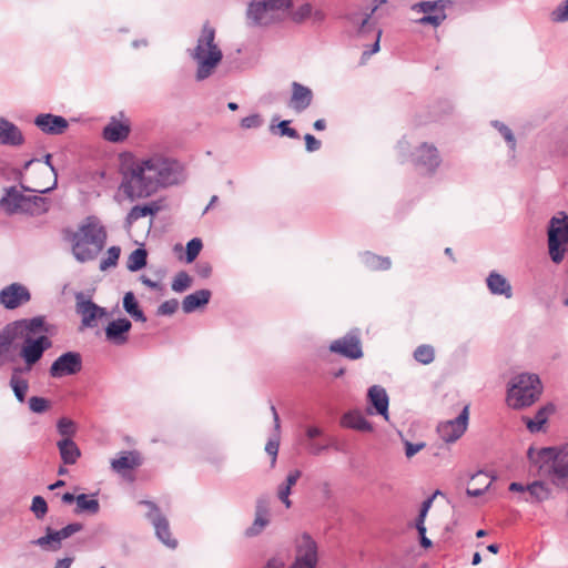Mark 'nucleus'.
Returning a JSON list of instances; mask_svg holds the SVG:
<instances>
[{"instance_id":"a19ab883","label":"nucleus","mask_w":568,"mask_h":568,"mask_svg":"<svg viewBox=\"0 0 568 568\" xmlns=\"http://www.w3.org/2000/svg\"><path fill=\"white\" fill-rule=\"evenodd\" d=\"M414 359L423 365H428L435 359L434 347L428 344L419 345L414 351Z\"/></svg>"},{"instance_id":"3c124183","label":"nucleus","mask_w":568,"mask_h":568,"mask_svg":"<svg viewBox=\"0 0 568 568\" xmlns=\"http://www.w3.org/2000/svg\"><path fill=\"white\" fill-rule=\"evenodd\" d=\"M446 18V14L444 12L443 8H439L436 10V12L432 14H425L419 21L423 24H432L434 27L439 26Z\"/></svg>"},{"instance_id":"f8f14e48","label":"nucleus","mask_w":568,"mask_h":568,"mask_svg":"<svg viewBox=\"0 0 568 568\" xmlns=\"http://www.w3.org/2000/svg\"><path fill=\"white\" fill-rule=\"evenodd\" d=\"M317 560V545L307 532H304L296 545L295 560L286 568H315Z\"/></svg>"},{"instance_id":"0eeeda50","label":"nucleus","mask_w":568,"mask_h":568,"mask_svg":"<svg viewBox=\"0 0 568 568\" xmlns=\"http://www.w3.org/2000/svg\"><path fill=\"white\" fill-rule=\"evenodd\" d=\"M373 7L365 10L364 12L353 11L347 14L348 22L357 28V32L359 36H365L366 33L374 31L375 32V42L373 43L369 50H365L363 52V57H371L372 54L378 52L379 50V41L382 36V30L376 29L375 23L373 21V17L377 9L386 3V0H374Z\"/></svg>"},{"instance_id":"69168bd1","label":"nucleus","mask_w":568,"mask_h":568,"mask_svg":"<svg viewBox=\"0 0 568 568\" xmlns=\"http://www.w3.org/2000/svg\"><path fill=\"white\" fill-rule=\"evenodd\" d=\"M304 140H305V146H306V150L308 152H315L317 150H320L321 148V141L317 140L314 135L307 133L304 135Z\"/></svg>"},{"instance_id":"5fc2aeb1","label":"nucleus","mask_w":568,"mask_h":568,"mask_svg":"<svg viewBox=\"0 0 568 568\" xmlns=\"http://www.w3.org/2000/svg\"><path fill=\"white\" fill-rule=\"evenodd\" d=\"M179 307V302L175 298H171L168 301H164L159 307H158V315H172L176 312Z\"/></svg>"},{"instance_id":"6e6552de","label":"nucleus","mask_w":568,"mask_h":568,"mask_svg":"<svg viewBox=\"0 0 568 568\" xmlns=\"http://www.w3.org/2000/svg\"><path fill=\"white\" fill-rule=\"evenodd\" d=\"M507 405L513 409H521L532 405V375L521 373L509 383L506 397Z\"/></svg>"},{"instance_id":"de8ad7c7","label":"nucleus","mask_w":568,"mask_h":568,"mask_svg":"<svg viewBox=\"0 0 568 568\" xmlns=\"http://www.w3.org/2000/svg\"><path fill=\"white\" fill-rule=\"evenodd\" d=\"M28 404L29 409L36 414H42L47 412L50 407V402L47 398L40 396L30 397Z\"/></svg>"},{"instance_id":"20e7f679","label":"nucleus","mask_w":568,"mask_h":568,"mask_svg":"<svg viewBox=\"0 0 568 568\" xmlns=\"http://www.w3.org/2000/svg\"><path fill=\"white\" fill-rule=\"evenodd\" d=\"M0 206L9 214L26 213L40 215L49 211L50 202L40 195H26L16 186L6 189L4 195L0 199Z\"/></svg>"},{"instance_id":"680f3d73","label":"nucleus","mask_w":568,"mask_h":568,"mask_svg":"<svg viewBox=\"0 0 568 568\" xmlns=\"http://www.w3.org/2000/svg\"><path fill=\"white\" fill-rule=\"evenodd\" d=\"M405 455L407 458H412L418 452H420L425 447V443H410L405 440Z\"/></svg>"},{"instance_id":"774afa93","label":"nucleus","mask_w":568,"mask_h":568,"mask_svg":"<svg viewBox=\"0 0 568 568\" xmlns=\"http://www.w3.org/2000/svg\"><path fill=\"white\" fill-rule=\"evenodd\" d=\"M302 476V471L298 469L291 470L288 475L286 476L285 481L282 484L285 487H288L292 489V487L296 484V481Z\"/></svg>"},{"instance_id":"ea45409f","label":"nucleus","mask_w":568,"mask_h":568,"mask_svg":"<svg viewBox=\"0 0 568 568\" xmlns=\"http://www.w3.org/2000/svg\"><path fill=\"white\" fill-rule=\"evenodd\" d=\"M10 387L19 403L26 402L27 392L29 389V382L26 378L10 377Z\"/></svg>"},{"instance_id":"bb28decb","label":"nucleus","mask_w":568,"mask_h":568,"mask_svg":"<svg viewBox=\"0 0 568 568\" xmlns=\"http://www.w3.org/2000/svg\"><path fill=\"white\" fill-rule=\"evenodd\" d=\"M212 296L210 290L203 288L186 295L182 301V310L184 313L190 314L197 308L205 306Z\"/></svg>"},{"instance_id":"9d476101","label":"nucleus","mask_w":568,"mask_h":568,"mask_svg":"<svg viewBox=\"0 0 568 568\" xmlns=\"http://www.w3.org/2000/svg\"><path fill=\"white\" fill-rule=\"evenodd\" d=\"M141 505L149 508L146 518L154 527L156 537L169 548L174 549L178 546V540L172 537L168 518L161 514L155 503L151 500H142Z\"/></svg>"},{"instance_id":"2f4dec72","label":"nucleus","mask_w":568,"mask_h":568,"mask_svg":"<svg viewBox=\"0 0 568 568\" xmlns=\"http://www.w3.org/2000/svg\"><path fill=\"white\" fill-rule=\"evenodd\" d=\"M60 452L61 459L65 465H73L77 463L81 453L77 444L71 438H62L57 443Z\"/></svg>"},{"instance_id":"8fccbe9b","label":"nucleus","mask_w":568,"mask_h":568,"mask_svg":"<svg viewBox=\"0 0 568 568\" xmlns=\"http://www.w3.org/2000/svg\"><path fill=\"white\" fill-rule=\"evenodd\" d=\"M57 428L59 434L64 436V438H70L75 430L74 423L65 417H62L58 420Z\"/></svg>"},{"instance_id":"a18cd8bd","label":"nucleus","mask_w":568,"mask_h":568,"mask_svg":"<svg viewBox=\"0 0 568 568\" xmlns=\"http://www.w3.org/2000/svg\"><path fill=\"white\" fill-rule=\"evenodd\" d=\"M203 247L202 240L194 237L186 243L185 260L187 263H192L200 254Z\"/></svg>"},{"instance_id":"b1692460","label":"nucleus","mask_w":568,"mask_h":568,"mask_svg":"<svg viewBox=\"0 0 568 568\" xmlns=\"http://www.w3.org/2000/svg\"><path fill=\"white\" fill-rule=\"evenodd\" d=\"M23 143V135L20 129L12 122L0 118V144L18 146Z\"/></svg>"},{"instance_id":"2eb2a0df","label":"nucleus","mask_w":568,"mask_h":568,"mask_svg":"<svg viewBox=\"0 0 568 568\" xmlns=\"http://www.w3.org/2000/svg\"><path fill=\"white\" fill-rule=\"evenodd\" d=\"M468 418V406H465L456 418L443 422L438 425L437 432L439 437L445 443L456 442L466 432Z\"/></svg>"},{"instance_id":"cd10ccee","label":"nucleus","mask_w":568,"mask_h":568,"mask_svg":"<svg viewBox=\"0 0 568 568\" xmlns=\"http://www.w3.org/2000/svg\"><path fill=\"white\" fill-rule=\"evenodd\" d=\"M487 287L493 295H504L510 298L513 295L511 285L508 280L498 272H490L486 278Z\"/></svg>"},{"instance_id":"412c9836","label":"nucleus","mask_w":568,"mask_h":568,"mask_svg":"<svg viewBox=\"0 0 568 568\" xmlns=\"http://www.w3.org/2000/svg\"><path fill=\"white\" fill-rule=\"evenodd\" d=\"M313 100V92L310 88L298 83H292V97L290 100V106L297 113L306 110Z\"/></svg>"},{"instance_id":"09e8293b","label":"nucleus","mask_w":568,"mask_h":568,"mask_svg":"<svg viewBox=\"0 0 568 568\" xmlns=\"http://www.w3.org/2000/svg\"><path fill=\"white\" fill-rule=\"evenodd\" d=\"M31 510L38 519H42L48 513V504L42 496L32 498Z\"/></svg>"},{"instance_id":"c85d7f7f","label":"nucleus","mask_w":568,"mask_h":568,"mask_svg":"<svg viewBox=\"0 0 568 568\" xmlns=\"http://www.w3.org/2000/svg\"><path fill=\"white\" fill-rule=\"evenodd\" d=\"M566 242L561 240V236L557 233L554 225L549 223L548 226V250L549 255L554 263H559L562 261L565 255V245Z\"/></svg>"},{"instance_id":"1a4fd4ad","label":"nucleus","mask_w":568,"mask_h":568,"mask_svg":"<svg viewBox=\"0 0 568 568\" xmlns=\"http://www.w3.org/2000/svg\"><path fill=\"white\" fill-rule=\"evenodd\" d=\"M6 326L10 331L13 341L23 339L26 342L29 338H37L49 333L44 316L18 320Z\"/></svg>"},{"instance_id":"c9c22d12","label":"nucleus","mask_w":568,"mask_h":568,"mask_svg":"<svg viewBox=\"0 0 568 568\" xmlns=\"http://www.w3.org/2000/svg\"><path fill=\"white\" fill-rule=\"evenodd\" d=\"M148 252L145 248H135L128 257L126 267L131 272H138L146 265Z\"/></svg>"},{"instance_id":"58836bf2","label":"nucleus","mask_w":568,"mask_h":568,"mask_svg":"<svg viewBox=\"0 0 568 568\" xmlns=\"http://www.w3.org/2000/svg\"><path fill=\"white\" fill-rule=\"evenodd\" d=\"M490 124L503 136V139L505 140V142L508 145L509 150L511 152H515V150H516V139H515V135H514L511 129L508 125H506L504 122H500L498 120L491 121Z\"/></svg>"},{"instance_id":"aec40b11","label":"nucleus","mask_w":568,"mask_h":568,"mask_svg":"<svg viewBox=\"0 0 568 568\" xmlns=\"http://www.w3.org/2000/svg\"><path fill=\"white\" fill-rule=\"evenodd\" d=\"M34 124L44 133L58 135L64 132L68 128V121L61 115L51 113L39 114L34 119Z\"/></svg>"},{"instance_id":"39448f33","label":"nucleus","mask_w":568,"mask_h":568,"mask_svg":"<svg viewBox=\"0 0 568 568\" xmlns=\"http://www.w3.org/2000/svg\"><path fill=\"white\" fill-rule=\"evenodd\" d=\"M538 459L550 463L547 473L551 483L568 490V443L561 447H545L539 449Z\"/></svg>"},{"instance_id":"dca6fc26","label":"nucleus","mask_w":568,"mask_h":568,"mask_svg":"<svg viewBox=\"0 0 568 568\" xmlns=\"http://www.w3.org/2000/svg\"><path fill=\"white\" fill-rule=\"evenodd\" d=\"M412 160L416 168L428 174H433L442 163L437 148L426 142L416 149Z\"/></svg>"},{"instance_id":"9b49d317","label":"nucleus","mask_w":568,"mask_h":568,"mask_svg":"<svg viewBox=\"0 0 568 568\" xmlns=\"http://www.w3.org/2000/svg\"><path fill=\"white\" fill-rule=\"evenodd\" d=\"M329 351L348 359L362 358L363 349L359 329H351L343 337L333 341L329 345Z\"/></svg>"},{"instance_id":"4be33fe9","label":"nucleus","mask_w":568,"mask_h":568,"mask_svg":"<svg viewBox=\"0 0 568 568\" xmlns=\"http://www.w3.org/2000/svg\"><path fill=\"white\" fill-rule=\"evenodd\" d=\"M164 207L163 200L152 201L143 205H134L125 216V224L131 226L139 219L148 215H155Z\"/></svg>"},{"instance_id":"393cba45","label":"nucleus","mask_w":568,"mask_h":568,"mask_svg":"<svg viewBox=\"0 0 568 568\" xmlns=\"http://www.w3.org/2000/svg\"><path fill=\"white\" fill-rule=\"evenodd\" d=\"M142 465L141 454L136 450H129L121 453L120 457L112 459L111 468L124 475V470L133 469Z\"/></svg>"},{"instance_id":"f03ea898","label":"nucleus","mask_w":568,"mask_h":568,"mask_svg":"<svg viewBox=\"0 0 568 568\" xmlns=\"http://www.w3.org/2000/svg\"><path fill=\"white\" fill-rule=\"evenodd\" d=\"M65 239L72 243V253L77 261H92L103 250L106 232L94 216H88L77 232H67Z\"/></svg>"},{"instance_id":"f704fd0d","label":"nucleus","mask_w":568,"mask_h":568,"mask_svg":"<svg viewBox=\"0 0 568 568\" xmlns=\"http://www.w3.org/2000/svg\"><path fill=\"white\" fill-rule=\"evenodd\" d=\"M363 263L371 270L374 271H386L390 268L392 262L389 257H383L371 252H365L362 255Z\"/></svg>"},{"instance_id":"e2e57ef3","label":"nucleus","mask_w":568,"mask_h":568,"mask_svg":"<svg viewBox=\"0 0 568 568\" xmlns=\"http://www.w3.org/2000/svg\"><path fill=\"white\" fill-rule=\"evenodd\" d=\"M195 272L201 278H207L212 274V266L209 262H199L195 265Z\"/></svg>"},{"instance_id":"e433bc0d","label":"nucleus","mask_w":568,"mask_h":568,"mask_svg":"<svg viewBox=\"0 0 568 568\" xmlns=\"http://www.w3.org/2000/svg\"><path fill=\"white\" fill-rule=\"evenodd\" d=\"M100 510V505L98 499L88 498L85 494H80L77 496V508L75 513L81 514L88 511L90 514H97Z\"/></svg>"},{"instance_id":"864d4df0","label":"nucleus","mask_w":568,"mask_h":568,"mask_svg":"<svg viewBox=\"0 0 568 568\" xmlns=\"http://www.w3.org/2000/svg\"><path fill=\"white\" fill-rule=\"evenodd\" d=\"M551 20L555 22L568 21V0L561 2L552 12Z\"/></svg>"},{"instance_id":"052dcab7","label":"nucleus","mask_w":568,"mask_h":568,"mask_svg":"<svg viewBox=\"0 0 568 568\" xmlns=\"http://www.w3.org/2000/svg\"><path fill=\"white\" fill-rule=\"evenodd\" d=\"M549 496V488L541 480L535 479V499L544 500Z\"/></svg>"},{"instance_id":"c756f323","label":"nucleus","mask_w":568,"mask_h":568,"mask_svg":"<svg viewBox=\"0 0 568 568\" xmlns=\"http://www.w3.org/2000/svg\"><path fill=\"white\" fill-rule=\"evenodd\" d=\"M102 134L106 141L114 143L122 142L129 136L130 126L112 118L109 124L103 129Z\"/></svg>"},{"instance_id":"423d86ee","label":"nucleus","mask_w":568,"mask_h":568,"mask_svg":"<svg viewBox=\"0 0 568 568\" xmlns=\"http://www.w3.org/2000/svg\"><path fill=\"white\" fill-rule=\"evenodd\" d=\"M291 4V0H252L246 18L251 26H270L278 21Z\"/></svg>"},{"instance_id":"4468645a","label":"nucleus","mask_w":568,"mask_h":568,"mask_svg":"<svg viewBox=\"0 0 568 568\" xmlns=\"http://www.w3.org/2000/svg\"><path fill=\"white\" fill-rule=\"evenodd\" d=\"M82 369V356L78 352H65L53 361L49 368L52 378L75 375Z\"/></svg>"},{"instance_id":"49530a36","label":"nucleus","mask_w":568,"mask_h":568,"mask_svg":"<svg viewBox=\"0 0 568 568\" xmlns=\"http://www.w3.org/2000/svg\"><path fill=\"white\" fill-rule=\"evenodd\" d=\"M120 253L121 248L119 246H111L108 250V256L100 262V270L105 271L110 267L115 266L118 264Z\"/></svg>"},{"instance_id":"f257e3e1","label":"nucleus","mask_w":568,"mask_h":568,"mask_svg":"<svg viewBox=\"0 0 568 568\" xmlns=\"http://www.w3.org/2000/svg\"><path fill=\"white\" fill-rule=\"evenodd\" d=\"M185 180L186 174L181 162L162 154H153L132 163L123 173L120 190L133 202Z\"/></svg>"},{"instance_id":"37998d69","label":"nucleus","mask_w":568,"mask_h":568,"mask_svg":"<svg viewBox=\"0 0 568 568\" xmlns=\"http://www.w3.org/2000/svg\"><path fill=\"white\" fill-rule=\"evenodd\" d=\"M192 284L191 276L185 271H180L172 281L171 288L176 293L186 291Z\"/></svg>"},{"instance_id":"5701e85b","label":"nucleus","mask_w":568,"mask_h":568,"mask_svg":"<svg viewBox=\"0 0 568 568\" xmlns=\"http://www.w3.org/2000/svg\"><path fill=\"white\" fill-rule=\"evenodd\" d=\"M268 508L265 499L260 498L256 501L255 519L253 524L245 530V536L254 537L263 531L268 525Z\"/></svg>"},{"instance_id":"ddd939ff","label":"nucleus","mask_w":568,"mask_h":568,"mask_svg":"<svg viewBox=\"0 0 568 568\" xmlns=\"http://www.w3.org/2000/svg\"><path fill=\"white\" fill-rule=\"evenodd\" d=\"M75 311L81 316L82 326L88 328L95 327L98 318L109 315L106 308L99 306L90 298H85L83 293L75 295Z\"/></svg>"},{"instance_id":"79ce46f5","label":"nucleus","mask_w":568,"mask_h":568,"mask_svg":"<svg viewBox=\"0 0 568 568\" xmlns=\"http://www.w3.org/2000/svg\"><path fill=\"white\" fill-rule=\"evenodd\" d=\"M559 214L561 217L552 216L549 223L554 225L557 233L561 236V240L568 244V216L564 212Z\"/></svg>"},{"instance_id":"a211bd4d","label":"nucleus","mask_w":568,"mask_h":568,"mask_svg":"<svg viewBox=\"0 0 568 568\" xmlns=\"http://www.w3.org/2000/svg\"><path fill=\"white\" fill-rule=\"evenodd\" d=\"M30 300L29 290L20 283H12L0 291V303L7 310H16Z\"/></svg>"},{"instance_id":"603ef678","label":"nucleus","mask_w":568,"mask_h":568,"mask_svg":"<svg viewBox=\"0 0 568 568\" xmlns=\"http://www.w3.org/2000/svg\"><path fill=\"white\" fill-rule=\"evenodd\" d=\"M51 154L50 153H47L43 158V161L44 163L50 168V170L53 172L54 174V181H53V184L51 186H48V187H44V189H34L32 190V192H37V193H40V194H45V193H49L51 192L53 189H55L57 186V171H55V168L52 165L51 163ZM26 191H31V189H28V187H24L22 186Z\"/></svg>"},{"instance_id":"72a5a7b5","label":"nucleus","mask_w":568,"mask_h":568,"mask_svg":"<svg viewBox=\"0 0 568 568\" xmlns=\"http://www.w3.org/2000/svg\"><path fill=\"white\" fill-rule=\"evenodd\" d=\"M556 412L554 403H547L535 412V433L545 432V425Z\"/></svg>"},{"instance_id":"a878e982","label":"nucleus","mask_w":568,"mask_h":568,"mask_svg":"<svg viewBox=\"0 0 568 568\" xmlns=\"http://www.w3.org/2000/svg\"><path fill=\"white\" fill-rule=\"evenodd\" d=\"M367 397L376 413L387 419L389 399L385 388L379 385H373L368 388Z\"/></svg>"},{"instance_id":"4c0bfd02","label":"nucleus","mask_w":568,"mask_h":568,"mask_svg":"<svg viewBox=\"0 0 568 568\" xmlns=\"http://www.w3.org/2000/svg\"><path fill=\"white\" fill-rule=\"evenodd\" d=\"M31 544L53 551L61 548V545L57 542V538L51 527H47L45 535L32 540Z\"/></svg>"},{"instance_id":"4d7b16f0","label":"nucleus","mask_w":568,"mask_h":568,"mask_svg":"<svg viewBox=\"0 0 568 568\" xmlns=\"http://www.w3.org/2000/svg\"><path fill=\"white\" fill-rule=\"evenodd\" d=\"M277 129L280 130V135L282 136H288L292 139H298V132L290 126L288 120H283L278 123Z\"/></svg>"},{"instance_id":"0e129e2a","label":"nucleus","mask_w":568,"mask_h":568,"mask_svg":"<svg viewBox=\"0 0 568 568\" xmlns=\"http://www.w3.org/2000/svg\"><path fill=\"white\" fill-rule=\"evenodd\" d=\"M290 495H291V488L285 487L283 485L278 486L277 497L285 505L286 508H290L292 506Z\"/></svg>"},{"instance_id":"bf43d9fd","label":"nucleus","mask_w":568,"mask_h":568,"mask_svg":"<svg viewBox=\"0 0 568 568\" xmlns=\"http://www.w3.org/2000/svg\"><path fill=\"white\" fill-rule=\"evenodd\" d=\"M261 125H262V119L260 118L258 114H252V115L245 116L241 121V126L243 129H253V128H258Z\"/></svg>"},{"instance_id":"f3484780","label":"nucleus","mask_w":568,"mask_h":568,"mask_svg":"<svg viewBox=\"0 0 568 568\" xmlns=\"http://www.w3.org/2000/svg\"><path fill=\"white\" fill-rule=\"evenodd\" d=\"M52 347V341L47 335H40L37 338H29L23 342L20 349V356L28 365L37 364L44 352Z\"/></svg>"},{"instance_id":"13d9d810","label":"nucleus","mask_w":568,"mask_h":568,"mask_svg":"<svg viewBox=\"0 0 568 568\" xmlns=\"http://www.w3.org/2000/svg\"><path fill=\"white\" fill-rule=\"evenodd\" d=\"M278 447H280V440L277 437L270 438L265 445V452L272 456V466H274L276 463Z\"/></svg>"},{"instance_id":"7ed1b4c3","label":"nucleus","mask_w":568,"mask_h":568,"mask_svg":"<svg viewBox=\"0 0 568 568\" xmlns=\"http://www.w3.org/2000/svg\"><path fill=\"white\" fill-rule=\"evenodd\" d=\"M187 53L197 64L196 81L210 78L223 59V52L215 43V29L209 23H204L196 47L189 49Z\"/></svg>"},{"instance_id":"473e14b6","label":"nucleus","mask_w":568,"mask_h":568,"mask_svg":"<svg viewBox=\"0 0 568 568\" xmlns=\"http://www.w3.org/2000/svg\"><path fill=\"white\" fill-rule=\"evenodd\" d=\"M123 308L124 311L132 316L135 321L146 322V316L143 311L140 308L138 301L132 292H126L123 297Z\"/></svg>"},{"instance_id":"7c9ffc66","label":"nucleus","mask_w":568,"mask_h":568,"mask_svg":"<svg viewBox=\"0 0 568 568\" xmlns=\"http://www.w3.org/2000/svg\"><path fill=\"white\" fill-rule=\"evenodd\" d=\"M342 425L346 428L359 430V432H372V424L365 418V416L358 410H351L343 415Z\"/></svg>"},{"instance_id":"338daca9","label":"nucleus","mask_w":568,"mask_h":568,"mask_svg":"<svg viewBox=\"0 0 568 568\" xmlns=\"http://www.w3.org/2000/svg\"><path fill=\"white\" fill-rule=\"evenodd\" d=\"M510 491H517V493H528L532 496V483H527L526 485H523L520 483H511L509 485Z\"/></svg>"},{"instance_id":"6ab92c4d","label":"nucleus","mask_w":568,"mask_h":568,"mask_svg":"<svg viewBox=\"0 0 568 568\" xmlns=\"http://www.w3.org/2000/svg\"><path fill=\"white\" fill-rule=\"evenodd\" d=\"M131 327V322L125 317L114 320L105 327V338L114 345H123L129 339Z\"/></svg>"},{"instance_id":"6e6d98bb","label":"nucleus","mask_w":568,"mask_h":568,"mask_svg":"<svg viewBox=\"0 0 568 568\" xmlns=\"http://www.w3.org/2000/svg\"><path fill=\"white\" fill-rule=\"evenodd\" d=\"M312 13V6L310 3H304L294 11L293 19L296 22H302L305 19L311 18Z\"/></svg>"},{"instance_id":"c03bdc74","label":"nucleus","mask_w":568,"mask_h":568,"mask_svg":"<svg viewBox=\"0 0 568 568\" xmlns=\"http://www.w3.org/2000/svg\"><path fill=\"white\" fill-rule=\"evenodd\" d=\"M83 529V525L80 524V523H71L69 525H67L65 527L59 529V530H54L53 529V532H54V536L57 538V542L61 545V541L63 539H67L69 537H71L72 535H74L75 532H79Z\"/></svg>"}]
</instances>
